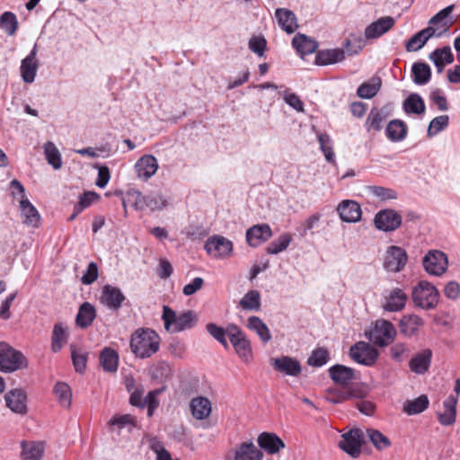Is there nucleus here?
<instances>
[{
    "mask_svg": "<svg viewBox=\"0 0 460 460\" xmlns=\"http://www.w3.org/2000/svg\"><path fill=\"white\" fill-rule=\"evenodd\" d=\"M160 348V337L152 329L140 328L135 331L130 339V349L136 357L147 358Z\"/></svg>",
    "mask_w": 460,
    "mask_h": 460,
    "instance_id": "nucleus-1",
    "label": "nucleus"
},
{
    "mask_svg": "<svg viewBox=\"0 0 460 460\" xmlns=\"http://www.w3.org/2000/svg\"><path fill=\"white\" fill-rule=\"evenodd\" d=\"M162 320L164 321V329L166 331L180 332L194 327L198 318L196 313L191 310H187L177 314L176 312L168 305H164Z\"/></svg>",
    "mask_w": 460,
    "mask_h": 460,
    "instance_id": "nucleus-2",
    "label": "nucleus"
},
{
    "mask_svg": "<svg viewBox=\"0 0 460 460\" xmlns=\"http://www.w3.org/2000/svg\"><path fill=\"white\" fill-rule=\"evenodd\" d=\"M28 367L25 356L4 341L0 342V371L13 373Z\"/></svg>",
    "mask_w": 460,
    "mask_h": 460,
    "instance_id": "nucleus-3",
    "label": "nucleus"
},
{
    "mask_svg": "<svg viewBox=\"0 0 460 460\" xmlns=\"http://www.w3.org/2000/svg\"><path fill=\"white\" fill-rule=\"evenodd\" d=\"M366 40L360 33H351L345 40L343 48L320 50L315 58H344V55H357L365 47Z\"/></svg>",
    "mask_w": 460,
    "mask_h": 460,
    "instance_id": "nucleus-4",
    "label": "nucleus"
},
{
    "mask_svg": "<svg viewBox=\"0 0 460 460\" xmlns=\"http://www.w3.org/2000/svg\"><path fill=\"white\" fill-rule=\"evenodd\" d=\"M439 293L429 282L421 280L412 290L414 304L425 310L433 309L438 303Z\"/></svg>",
    "mask_w": 460,
    "mask_h": 460,
    "instance_id": "nucleus-5",
    "label": "nucleus"
},
{
    "mask_svg": "<svg viewBox=\"0 0 460 460\" xmlns=\"http://www.w3.org/2000/svg\"><path fill=\"white\" fill-rule=\"evenodd\" d=\"M128 195L133 199V206L137 210H162L167 206L166 199L160 193L144 195L139 190H132Z\"/></svg>",
    "mask_w": 460,
    "mask_h": 460,
    "instance_id": "nucleus-6",
    "label": "nucleus"
},
{
    "mask_svg": "<svg viewBox=\"0 0 460 460\" xmlns=\"http://www.w3.org/2000/svg\"><path fill=\"white\" fill-rule=\"evenodd\" d=\"M396 335V330L387 320H377L370 332V341L377 346L384 347L391 343Z\"/></svg>",
    "mask_w": 460,
    "mask_h": 460,
    "instance_id": "nucleus-7",
    "label": "nucleus"
},
{
    "mask_svg": "<svg viewBox=\"0 0 460 460\" xmlns=\"http://www.w3.org/2000/svg\"><path fill=\"white\" fill-rule=\"evenodd\" d=\"M422 264L429 275L441 276L447 269L448 261L443 252L430 250L423 257Z\"/></svg>",
    "mask_w": 460,
    "mask_h": 460,
    "instance_id": "nucleus-8",
    "label": "nucleus"
},
{
    "mask_svg": "<svg viewBox=\"0 0 460 460\" xmlns=\"http://www.w3.org/2000/svg\"><path fill=\"white\" fill-rule=\"evenodd\" d=\"M408 261V255L402 247L392 245L385 252L384 268L390 272H399L403 270Z\"/></svg>",
    "mask_w": 460,
    "mask_h": 460,
    "instance_id": "nucleus-9",
    "label": "nucleus"
},
{
    "mask_svg": "<svg viewBox=\"0 0 460 460\" xmlns=\"http://www.w3.org/2000/svg\"><path fill=\"white\" fill-rule=\"evenodd\" d=\"M363 438L364 435L361 429H351L341 436L339 447L351 457L357 458L361 454Z\"/></svg>",
    "mask_w": 460,
    "mask_h": 460,
    "instance_id": "nucleus-10",
    "label": "nucleus"
},
{
    "mask_svg": "<svg viewBox=\"0 0 460 460\" xmlns=\"http://www.w3.org/2000/svg\"><path fill=\"white\" fill-rule=\"evenodd\" d=\"M205 250L214 258H226L233 252V243L224 236L213 235L206 241Z\"/></svg>",
    "mask_w": 460,
    "mask_h": 460,
    "instance_id": "nucleus-11",
    "label": "nucleus"
},
{
    "mask_svg": "<svg viewBox=\"0 0 460 460\" xmlns=\"http://www.w3.org/2000/svg\"><path fill=\"white\" fill-rule=\"evenodd\" d=\"M349 355L354 361L359 364L372 366L377 359L378 352L369 344L359 341L350 348Z\"/></svg>",
    "mask_w": 460,
    "mask_h": 460,
    "instance_id": "nucleus-12",
    "label": "nucleus"
},
{
    "mask_svg": "<svg viewBox=\"0 0 460 460\" xmlns=\"http://www.w3.org/2000/svg\"><path fill=\"white\" fill-rule=\"evenodd\" d=\"M374 223L378 230L394 231L401 226L402 217L393 209H384L375 216Z\"/></svg>",
    "mask_w": 460,
    "mask_h": 460,
    "instance_id": "nucleus-13",
    "label": "nucleus"
},
{
    "mask_svg": "<svg viewBox=\"0 0 460 460\" xmlns=\"http://www.w3.org/2000/svg\"><path fill=\"white\" fill-rule=\"evenodd\" d=\"M125 299L126 296L119 288L109 284L102 287L100 300L109 309L119 310Z\"/></svg>",
    "mask_w": 460,
    "mask_h": 460,
    "instance_id": "nucleus-14",
    "label": "nucleus"
},
{
    "mask_svg": "<svg viewBox=\"0 0 460 460\" xmlns=\"http://www.w3.org/2000/svg\"><path fill=\"white\" fill-rule=\"evenodd\" d=\"M336 210L343 222L357 223L360 221L362 210L360 205L354 200L344 199L341 201Z\"/></svg>",
    "mask_w": 460,
    "mask_h": 460,
    "instance_id": "nucleus-15",
    "label": "nucleus"
},
{
    "mask_svg": "<svg viewBox=\"0 0 460 460\" xmlns=\"http://www.w3.org/2000/svg\"><path fill=\"white\" fill-rule=\"evenodd\" d=\"M158 167L157 159L152 155L141 156L135 164L137 176L143 181H147L155 175Z\"/></svg>",
    "mask_w": 460,
    "mask_h": 460,
    "instance_id": "nucleus-16",
    "label": "nucleus"
},
{
    "mask_svg": "<svg viewBox=\"0 0 460 460\" xmlns=\"http://www.w3.org/2000/svg\"><path fill=\"white\" fill-rule=\"evenodd\" d=\"M6 406L13 412L25 414L27 412V395L22 389H12L4 396Z\"/></svg>",
    "mask_w": 460,
    "mask_h": 460,
    "instance_id": "nucleus-17",
    "label": "nucleus"
},
{
    "mask_svg": "<svg viewBox=\"0 0 460 460\" xmlns=\"http://www.w3.org/2000/svg\"><path fill=\"white\" fill-rule=\"evenodd\" d=\"M441 34L442 31L437 32L436 28L428 26L411 37L406 41L405 48L409 52L417 51L420 49L431 37H439Z\"/></svg>",
    "mask_w": 460,
    "mask_h": 460,
    "instance_id": "nucleus-18",
    "label": "nucleus"
},
{
    "mask_svg": "<svg viewBox=\"0 0 460 460\" xmlns=\"http://www.w3.org/2000/svg\"><path fill=\"white\" fill-rule=\"evenodd\" d=\"M271 236V228L267 224L255 225L246 231V241L252 247H257L267 242Z\"/></svg>",
    "mask_w": 460,
    "mask_h": 460,
    "instance_id": "nucleus-19",
    "label": "nucleus"
},
{
    "mask_svg": "<svg viewBox=\"0 0 460 460\" xmlns=\"http://www.w3.org/2000/svg\"><path fill=\"white\" fill-rule=\"evenodd\" d=\"M329 374L332 380L344 389H347L356 378L354 369L340 364L331 367Z\"/></svg>",
    "mask_w": 460,
    "mask_h": 460,
    "instance_id": "nucleus-20",
    "label": "nucleus"
},
{
    "mask_svg": "<svg viewBox=\"0 0 460 460\" xmlns=\"http://www.w3.org/2000/svg\"><path fill=\"white\" fill-rule=\"evenodd\" d=\"M407 298L408 296L402 289L399 288H393L385 296V303L383 305V308L388 312L401 311L404 308Z\"/></svg>",
    "mask_w": 460,
    "mask_h": 460,
    "instance_id": "nucleus-21",
    "label": "nucleus"
},
{
    "mask_svg": "<svg viewBox=\"0 0 460 460\" xmlns=\"http://www.w3.org/2000/svg\"><path fill=\"white\" fill-rule=\"evenodd\" d=\"M394 25V19L391 16L379 18L369 24L365 30L366 39H376L387 32Z\"/></svg>",
    "mask_w": 460,
    "mask_h": 460,
    "instance_id": "nucleus-22",
    "label": "nucleus"
},
{
    "mask_svg": "<svg viewBox=\"0 0 460 460\" xmlns=\"http://www.w3.org/2000/svg\"><path fill=\"white\" fill-rule=\"evenodd\" d=\"M20 210L23 224L31 227H37L39 226L40 216L27 197L20 199Z\"/></svg>",
    "mask_w": 460,
    "mask_h": 460,
    "instance_id": "nucleus-23",
    "label": "nucleus"
},
{
    "mask_svg": "<svg viewBox=\"0 0 460 460\" xmlns=\"http://www.w3.org/2000/svg\"><path fill=\"white\" fill-rule=\"evenodd\" d=\"M292 46L301 56L313 54L319 44L316 40L303 33H297L292 40Z\"/></svg>",
    "mask_w": 460,
    "mask_h": 460,
    "instance_id": "nucleus-24",
    "label": "nucleus"
},
{
    "mask_svg": "<svg viewBox=\"0 0 460 460\" xmlns=\"http://www.w3.org/2000/svg\"><path fill=\"white\" fill-rule=\"evenodd\" d=\"M271 365L277 371L285 373L288 376H296L301 373L300 363L288 356L273 359Z\"/></svg>",
    "mask_w": 460,
    "mask_h": 460,
    "instance_id": "nucleus-25",
    "label": "nucleus"
},
{
    "mask_svg": "<svg viewBox=\"0 0 460 460\" xmlns=\"http://www.w3.org/2000/svg\"><path fill=\"white\" fill-rule=\"evenodd\" d=\"M257 441L259 446L270 455L277 454L285 447L283 440L274 433L262 432Z\"/></svg>",
    "mask_w": 460,
    "mask_h": 460,
    "instance_id": "nucleus-26",
    "label": "nucleus"
},
{
    "mask_svg": "<svg viewBox=\"0 0 460 460\" xmlns=\"http://www.w3.org/2000/svg\"><path fill=\"white\" fill-rule=\"evenodd\" d=\"M275 17L279 27L287 33H293L298 28L296 14L287 8L276 9Z\"/></svg>",
    "mask_w": 460,
    "mask_h": 460,
    "instance_id": "nucleus-27",
    "label": "nucleus"
},
{
    "mask_svg": "<svg viewBox=\"0 0 460 460\" xmlns=\"http://www.w3.org/2000/svg\"><path fill=\"white\" fill-rule=\"evenodd\" d=\"M424 321L417 314H406L402 317L399 323L400 332L407 337H411L419 332Z\"/></svg>",
    "mask_w": 460,
    "mask_h": 460,
    "instance_id": "nucleus-28",
    "label": "nucleus"
},
{
    "mask_svg": "<svg viewBox=\"0 0 460 460\" xmlns=\"http://www.w3.org/2000/svg\"><path fill=\"white\" fill-rule=\"evenodd\" d=\"M432 351L429 349H426L421 352L416 354L410 361V369L418 375L426 373L431 363Z\"/></svg>",
    "mask_w": 460,
    "mask_h": 460,
    "instance_id": "nucleus-29",
    "label": "nucleus"
},
{
    "mask_svg": "<svg viewBox=\"0 0 460 460\" xmlns=\"http://www.w3.org/2000/svg\"><path fill=\"white\" fill-rule=\"evenodd\" d=\"M190 409L191 415L199 420L207 419L212 411L210 401L203 396L193 398L190 401Z\"/></svg>",
    "mask_w": 460,
    "mask_h": 460,
    "instance_id": "nucleus-30",
    "label": "nucleus"
},
{
    "mask_svg": "<svg viewBox=\"0 0 460 460\" xmlns=\"http://www.w3.org/2000/svg\"><path fill=\"white\" fill-rule=\"evenodd\" d=\"M457 396L449 395L444 402V411L438 413L441 425L449 426L456 420Z\"/></svg>",
    "mask_w": 460,
    "mask_h": 460,
    "instance_id": "nucleus-31",
    "label": "nucleus"
},
{
    "mask_svg": "<svg viewBox=\"0 0 460 460\" xmlns=\"http://www.w3.org/2000/svg\"><path fill=\"white\" fill-rule=\"evenodd\" d=\"M387 117L388 113L384 109H372L365 122L367 131L379 132L383 128V124Z\"/></svg>",
    "mask_w": 460,
    "mask_h": 460,
    "instance_id": "nucleus-32",
    "label": "nucleus"
},
{
    "mask_svg": "<svg viewBox=\"0 0 460 460\" xmlns=\"http://www.w3.org/2000/svg\"><path fill=\"white\" fill-rule=\"evenodd\" d=\"M67 328L62 323L54 324L51 334V349L53 352H59L68 341Z\"/></svg>",
    "mask_w": 460,
    "mask_h": 460,
    "instance_id": "nucleus-33",
    "label": "nucleus"
},
{
    "mask_svg": "<svg viewBox=\"0 0 460 460\" xmlns=\"http://www.w3.org/2000/svg\"><path fill=\"white\" fill-rule=\"evenodd\" d=\"M262 453L252 442L242 443L235 450L234 460H261Z\"/></svg>",
    "mask_w": 460,
    "mask_h": 460,
    "instance_id": "nucleus-34",
    "label": "nucleus"
},
{
    "mask_svg": "<svg viewBox=\"0 0 460 460\" xmlns=\"http://www.w3.org/2000/svg\"><path fill=\"white\" fill-rule=\"evenodd\" d=\"M22 456L24 460H40L44 453V444L35 441H22Z\"/></svg>",
    "mask_w": 460,
    "mask_h": 460,
    "instance_id": "nucleus-35",
    "label": "nucleus"
},
{
    "mask_svg": "<svg viewBox=\"0 0 460 460\" xmlns=\"http://www.w3.org/2000/svg\"><path fill=\"white\" fill-rule=\"evenodd\" d=\"M385 134L387 138L393 142L402 141L406 137L407 126L401 119H393L387 124Z\"/></svg>",
    "mask_w": 460,
    "mask_h": 460,
    "instance_id": "nucleus-36",
    "label": "nucleus"
},
{
    "mask_svg": "<svg viewBox=\"0 0 460 460\" xmlns=\"http://www.w3.org/2000/svg\"><path fill=\"white\" fill-rule=\"evenodd\" d=\"M96 317V310L94 306L89 302H84L79 307L76 315V324L81 328H86L90 326Z\"/></svg>",
    "mask_w": 460,
    "mask_h": 460,
    "instance_id": "nucleus-37",
    "label": "nucleus"
},
{
    "mask_svg": "<svg viewBox=\"0 0 460 460\" xmlns=\"http://www.w3.org/2000/svg\"><path fill=\"white\" fill-rule=\"evenodd\" d=\"M247 327L255 332L263 343H267L271 340V334L268 326L260 317L255 315L249 317Z\"/></svg>",
    "mask_w": 460,
    "mask_h": 460,
    "instance_id": "nucleus-38",
    "label": "nucleus"
},
{
    "mask_svg": "<svg viewBox=\"0 0 460 460\" xmlns=\"http://www.w3.org/2000/svg\"><path fill=\"white\" fill-rule=\"evenodd\" d=\"M429 404L427 395L421 394L413 400H407L403 403V411L408 415L419 414L424 411Z\"/></svg>",
    "mask_w": 460,
    "mask_h": 460,
    "instance_id": "nucleus-39",
    "label": "nucleus"
},
{
    "mask_svg": "<svg viewBox=\"0 0 460 460\" xmlns=\"http://www.w3.org/2000/svg\"><path fill=\"white\" fill-rule=\"evenodd\" d=\"M235 352L237 355L246 363L250 362L252 358V351L250 341L247 340L246 336L243 334V336L236 338L233 341H231Z\"/></svg>",
    "mask_w": 460,
    "mask_h": 460,
    "instance_id": "nucleus-40",
    "label": "nucleus"
},
{
    "mask_svg": "<svg viewBox=\"0 0 460 460\" xmlns=\"http://www.w3.org/2000/svg\"><path fill=\"white\" fill-rule=\"evenodd\" d=\"M38 68V59H22L20 70L22 81L26 84H32L35 80Z\"/></svg>",
    "mask_w": 460,
    "mask_h": 460,
    "instance_id": "nucleus-41",
    "label": "nucleus"
},
{
    "mask_svg": "<svg viewBox=\"0 0 460 460\" xmlns=\"http://www.w3.org/2000/svg\"><path fill=\"white\" fill-rule=\"evenodd\" d=\"M100 362L105 371L116 372L118 369L119 356L114 349L105 348L101 352Z\"/></svg>",
    "mask_w": 460,
    "mask_h": 460,
    "instance_id": "nucleus-42",
    "label": "nucleus"
},
{
    "mask_svg": "<svg viewBox=\"0 0 460 460\" xmlns=\"http://www.w3.org/2000/svg\"><path fill=\"white\" fill-rule=\"evenodd\" d=\"M425 103L418 93H411L403 102V110L406 113L422 114L425 112Z\"/></svg>",
    "mask_w": 460,
    "mask_h": 460,
    "instance_id": "nucleus-43",
    "label": "nucleus"
},
{
    "mask_svg": "<svg viewBox=\"0 0 460 460\" xmlns=\"http://www.w3.org/2000/svg\"><path fill=\"white\" fill-rule=\"evenodd\" d=\"M381 87V79L379 77H373L369 81L360 84L357 90V93L360 98L371 99L379 91Z\"/></svg>",
    "mask_w": 460,
    "mask_h": 460,
    "instance_id": "nucleus-44",
    "label": "nucleus"
},
{
    "mask_svg": "<svg viewBox=\"0 0 460 460\" xmlns=\"http://www.w3.org/2000/svg\"><path fill=\"white\" fill-rule=\"evenodd\" d=\"M44 154L46 160L55 170H58L62 167L61 154L53 142L48 141L45 143Z\"/></svg>",
    "mask_w": 460,
    "mask_h": 460,
    "instance_id": "nucleus-45",
    "label": "nucleus"
},
{
    "mask_svg": "<svg viewBox=\"0 0 460 460\" xmlns=\"http://www.w3.org/2000/svg\"><path fill=\"white\" fill-rule=\"evenodd\" d=\"M54 394L58 402L63 407H70L72 401V392L71 388L66 383L58 382L54 386Z\"/></svg>",
    "mask_w": 460,
    "mask_h": 460,
    "instance_id": "nucleus-46",
    "label": "nucleus"
},
{
    "mask_svg": "<svg viewBox=\"0 0 460 460\" xmlns=\"http://www.w3.org/2000/svg\"><path fill=\"white\" fill-rule=\"evenodd\" d=\"M413 81L418 84H427L431 75L430 67L424 63H415L412 66Z\"/></svg>",
    "mask_w": 460,
    "mask_h": 460,
    "instance_id": "nucleus-47",
    "label": "nucleus"
},
{
    "mask_svg": "<svg viewBox=\"0 0 460 460\" xmlns=\"http://www.w3.org/2000/svg\"><path fill=\"white\" fill-rule=\"evenodd\" d=\"M455 9V4H450L446 8L439 11L437 14H435L429 22V26H432L437 29V31L439 29L447 30V22L446 19L449 16V14Z\"/></svg>",
    "mask_w": 460,
    "mask_h": 460,
    "instance_id": "nucleus-48",
    "label": "nucleus"
},
{
    "mask_svg": "<svg viewBox=\"0 0 460 460\" xmlns=\"http://www.w3.org/2000/svg\"><path fill=\"white\" fill-rule=\"evenodd\" d=\"M240 305L244 310L258 311L261 307V295L257 290L248 291L240 300Z\"/></svg>",
    "mask_w": 460,
    "mask_h": 460,
    "instance_id": "nucleus-49",
    "label": "nucleus"
},
{
    "mask_svg": "<svg viewBox=\"0 0 460 460\" xmlns=\"http://www.w3.org/2000/svg\"><path fill=\"white\" fill-rule=\"evenodd\" d=\"M367 435L374 447L379 451L391 446L390 439L377 429H367Z\"/></svg>",
    "mask_w": 460,
    "mask_h": 460,
    "instance_id": "nucleus-50",
    "label": "nucleus"
},
{
    "mask_svg": "<svg viewBox=\"0 0 460 460\" xmlns=\"http://www.w3.org/2000/svg\"><path fill=\"white\" fill-rule=\"evenodd\" d=\"M292 241L289 234H283L278 239L272 241L266 248L269 254H278L285 251Z\"/></svg>",
    "mask_w": 460,
    "mask_h": 460,
    "instance_id": "nucleus-51",
    "label": "nucleus"
},
{
    "mask_svg": "<svg viewBox=\"0 0 460 460\" xmlns=\"http://www.w3.org/2000/svg\"><path fill=\"white\" fill-rule=\"evenodd\" d=\"M324 398L327 402L338 404L348 400L347 390L344 388L330 387L325 391Z\"/></svg>",
    "mask_w": 460,
    "mask_h": 460,
    "instance_id": "nucleus-52",
    "label": "nucleus"
},
{
    "mask_svg": "<svg viewBox=\"0 0 460 460\" xmlns=\"http://www.w3.org/2000/svg\"><path fill=\"white\" fill-rule=\"evenodd\" d=\"M329 359V352L324 348L314 349L307 359V363L313 367H322L327 363Z\"/></svg>",
    "mask_w": 460,
    "mask_h": 460,
    "instance_id": "nucleus-53",
    "label": "nucleus"
},
{
    "mask_svg": "<svg viewBox=\"0 0 460 460\" xmlns=\"http://www.w3.org/2000/svg\"><path fill=\"white\" fill-rule=\"evenodd\" d=\"M2 28L9 34L12 35L17 30L18 22L16 16L10 12L4 13L0 17Z\"/></svg>",
    "mask_w": 460,
    "mask_h": 460,
    "instance_id": "nucleus-54",
    "label": "nucleus"
},
{
    "mask_svg": "<svg viewBox=\"0 0 460 460\" xmlns=\"http://www.w3.org/2000/svg\"><path fill=\"white\" fill-rule=\"evenodd\" d=\"M449 118L447 115H441L434 118L428 128V135L429 137L437 135L448 125Z\"/></svg>",
    "mask_w": 460,
    "mask_h": 460,
    "instance_id": "nucleus-55",
    "label": "nucleus"
},
{
    "mask_svg": "<svg viewBox=\"0 0 460 460\" xmlns=\"http://www.w3.org/2000/svg\"><path fill=\"white\" fill-rule=\"evenodd\" d=\"M136 420L130 414H124L120 416L112 417L108 424L111 428H117L118 430L125 428L126 426H135Z\"/></svg>",
    "mask_w": 460,
    "mask_h": 460,
    "instance_id": "nucleus-56",
    "label": "nucleus"
},
{
    "mask_svg": "<svg viewBox=\"0 0 460 460\" xmlns=\"http://www.w3.org/2000/svg\"><path fill=\"white\" fill-rule=\"evenodd\" d=\"M369 193L373 196L379 198L381 200H389L397 199V193L395 190L385 188L381 186H371L369 187Z\"/></svg>",
    "mask_w": 460,
    "mask_h": 460,
    "instance_id": "nucleus-57",
    "label": "nucleus"
},
{
    "mask_svg": "<svg viewBox=\"0 0 460 460\" xmlns=\"http://www.w3.org/2000/svg\"><path fill=\"white\" fill-rule=\"evenodd\" d=\"M410 352L409 347L404 343H395L390 348V355L397 362L403 361L410 356Z\"/></svg>",
    "mask_w": 460,
    "mask_h": 460,
    "instance_id": "nucleus-58",
    "label": "nucleus"
},
{
    "mask_svg": "<svg viewBox=\"0 0 460 460\" xmlns=\"http://www.w3.org/2000/svg\"><path fill=\"white\" fill-rule=\"evenodd\" d=\"M71 356L75 371L83 373L86 367V354L77 351L74 346H71Z\"/></svg>",
    "mask_w": 460,
    "mask_h": 460,
    "instance_id": "nucleus-59",
    "label": "nucleus"
},
{
    "mask_svg": "<svg viewBox=\"0 0 460 460\" xmlns=\"http://www.w3.org/2000/svg\"><path fill=\"white\" fill-rule=\"evenodd\" d=\"M283 99L288 105L292 107L296 111H304V103L296 93H290L289 91L286 90L283 93Z\"/></svg>",
    "mask_w": 460,
    "mask_h": 460,
    "instance_id": "nucleus-60",
    "label": "nucleus"
},
{
    "mask_svg": "<svg viewBox=\"0 0 460 460\" xmlns=\"http://www.w3.org/2000/svg\"><path fill=\"white\" fill-rule=\"evenodd\" d=\"M98 278V266L95 262L92 261L88 264L85 272L81 278V281L84 285L93 284Z\"/></svg>",
    "mask_w": 460,
    "mask_h": 460,
    "instance_id": "nucleus-61",
    "label": "nucleus"
},
{
    "mask_svg": "<svg viewBox=\"0 0 460 460\" xmlns=\"http://www.w3.org/2000/svg\"><path fill=\"white\" fill-rule=\"evenodd\" d=\"M249 48L259 57H261L266 48V40L263 37H252L249 41Z\"/></svg>",
    "mask_w": 460,
    "mask_h": 460,
    "instance_id": "nucleus-62",
    "label": "nucleus"
},
{
    "mask_svg": "<svg viewBox=\"0 0 460 460\" xmlns=\"http://www.w3.org/2000/svg\"><path fill=\"white\" fill-rule=\"evenodd\" d=\"M17 296V292H13L6 296V298L2 302L0 307V317L4 320H7L11 317L10 307L12 303L15 299Z\"/></svg>",
    "mask_w": 460,
    "mask_h": 460,
    "instance_id": "nucleus-63",
    "label": "nucleus"
},
{
    "mask_svg": "<svg viewBox=\"0 0 460 460\" xmlns=\"http://www.w3.org/2000/svg\"><path fill=\"white\" fill-rule=\"evenodd\" d=\"M444 293L447 297L455 300L460 296V285L456 281H450L446 285Z\"/></svg>",
    "mask_w": 460,
    "mask_h": 460,
    "instance_id": "nucleus-64",
    "label": "nucleus"
}]
</instances>
